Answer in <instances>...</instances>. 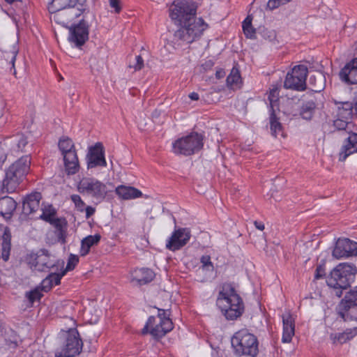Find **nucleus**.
I'll use <instances>...</instances> for the list:
<instances>
[{"label": "nucleus", "instance_id": "1", "mask_svg": "<svg viewBox=\"0 0 357 357\" xmlns=\"http://www.w3.org/2000/svg\"><path fill=\"white\" fill-rule=\"evenodd\" d=\"M197 6L185 0H176L169 8V15L181 27L174 34V40L187 43L199 38L208 25L202 18H196Z\"/></svg>", "mask_w": 357, "mask_h": 357}, {"label": "nucleus", "instance_id": "2", "mask_svg": "<svg viewBox=\"0 0 357 357\" xmlns=\"http://www.w3.org/2000/svg\"><path fill=\"white\" fill-rule=\"evenodd\" d=\"M216 305L227 320H236L245 310L241 297L230 283H224L218 293Z\"/></svg>", "mask_w": 357, "mask_h": 357}, {"label": "nucleus", "instance_id": "3", "mask_svg": "<svg viewBox=\"0 0 357 357\" xmlns=\"http://www.w3.org/2000/svg\"><path fill=\"white\" fill-rule=\"evenodd\" d=\"M30 164L29 156L24 155L10 165L6 172V176L2 183V190L7 192L15 191L20 181L29 172Z\"/></svg>", "mask_w": 357, "mask_h": 357}, {"label": "nucleus", "instance_id": "4", "mask_svg": "<svg viewBox=\"0 0 357 357\" xmlns=\"http://www.w3.org/2000/svg\"><path fill=\"white\" fill-rule=\"evenodd\" d=\"M357 273L356 267L352 264H340L331 272L326 283L332 288L346 289L354 281Z\"/></svg>", "mask_w": 357, "mask_h": 357}, {"label": "nucleus", "instance_id": "5", "mask_svg": "<svg viewBox=\"0 0 357 357\" xmlns=\"http://www.w3.org/2000/svg\"><path fill=\"white\" fill-rule=\"evenodd\" d=\"M231 345L237 356L257 357L259 353L257 338L248 330L236 332L231 338Z\"/></svg>", "mask_w": 357, "mask_h": 357}, {"label": "nucleus", "instance_id": "6", "mask_svg": "<svg viewBox=\"0 0 357 357\" xmlns=\"http://www.w3.org/2000/svg\"><path fill=\"white\" fill-rule=\"evenodd\" d=\"M61 344L55 351V357H75L82 349L83 342L75 328L69 329L61 335Z\"/></svg>", "mask_w": 357, "mask_h": 357}, {"label": "nucleus", "instance_id": "7", "mask_svg": "<svg viewBox=\"0 0 357 357\" xmlns=\"http://www.w3.org/2000/svg\"><path fill=\"white\" fill-rule=\"evenodd\" d=\"M204 137L201 134L192 132L178 138L172 144V151L176 155L189 156L199 151L204 146Z\"/></svg>", "mask_w": 357, "mask_h": 357}, {"label": "nucleus", "instance_id": "8", "mask_svg": "<svg viewBox=\"0 0 357 357\" xmlns=\"http://www.w3.org/2000/svg\"><path fill=\"white\" fill-rule=\"evenodd\" d=\"M78 191L96 200L101 201L107 194V188L105 183L95 178H84L77 185Z\"/></svg>", "mask_w": 357, "mask_h": 357}, {"label": "nucleus", "instance_id": "9", "mask_svg": "<svg viewBox=\"0 0 357 357\" xmlns=\"http://www.w3.org/2000/svg\"><path fill=\"white\" fill-rule=\"evenodd\" d=\"M307 75V68L305 65L294 66L286 76L284 82V88L298 91L305 90Z\"/></svg>", "mask_w": 357, "mask_h": 357}, {"label": "nucleus", "instance_id": "10", "mask_svg": "<svg viewBox=\"0 0 357 357\" xmlns=\"http://www.w3.org/2000/svg\"><path fill=\"white\" fill-rule=\"evenodd\" d=\"M33 257V262L32 264L39 271L46 272L52 269L56 271L59 266L63 265V261L60 262L45 249L38 250Z\"/></svg>", "mask_w": 357, "mask_h": 357}, {"label": "nucleus", "instance_id": "11", "mask_svg": "<svg viewBox=\"0 0 357 357\" xmlns=\"http://www.w3.org/2000/svg\"><path fill=\"white\" fill-rule=\"evenodd\" d=\"M191 233L188 228H179L174 231L166 243V248L175 252L184 247L189 241Z\"/></svg>", "mask_w": 357, "mask_h": 357}, {"label": "nucleus", "instance_id": "12", "mask_svg": "<svg viewBox=\"0 0 357 357\" xmlns=\"http://www.w3.org/2000/svg\"><path fill=\"white\" fill-rule=\"evenodd\" d=\"M88 39L89 25L84 20L70 28L69 40L75 43L76 47H80Z\"/></svg>", "mask_w": 357, "mask_h": 357}, {"label": "nucleus", "instance_id": "13", "mask_svg": "<svg viewBox=\"0 0 357 357\" xmlns=\"http://www.w3.org/2000/svg\"><path fill=\"white\" fill-rule=\"evenodd\" d=\"M357 252V243L349 238H339L333 250V256L336 259L348 257Z\"/></svg>", "mask_w": 357, "mask_h": 357}, {"label": "nucleus", "instance_id": "14", "mask_svg": "<svg viewBox=\"0 0 357 357\" xmlns=\"http://www.w3.org/2000/svg\"><path fill=\"white\" fill-rule=\"evenodd\" d=\"M88 168H94L98 166L106 167L107 162L104 156V147L100 142L89 148L86 155Z\"/></svg>", "mask_w": 357, "mask_h": 357}, {"label": "nucleus", "instance_id": "15", "mask_svg": "<svg viewBox=\"0 0 357 357\" xmlns=\"http://www.w3.org/2000/svg\"><path fill=\"white\" fill-rule=\"evenodd\" d=\"M339 77L347 84H357V57L351 59L340 70Z\"/></svg>", "mask_w": 357, "mask_h": 357}, {"label": "nucleus", "instance_id": "16", "mask_svg": "<svg viewBox=\"0 0 357 357\" xmlns=\"http://www.w3.org/2000/svg\"><path fill=\"white\" fill-rule=\"evenodd\" d=\"M155 273L150 268H136L130 273V282L141 286L151 282L155 278Z\"/></svg>", "mask_w": 357, "mask_h": 357}, {"label": "nucleus", "instance_id": "17", "mask_svg": "<svg viewBox=\"0 0 357 357\" xmlns=\"http://www.w3.org/2000/svg\"><path fill=\"white\" fill-rule=\"evenodd\" d=\"M354 114H357V93L353 102H342L337 105V116L351 119Z\"/></svg>", "mask_w": 357, "mask_h": 357}, {"label": "nucleus", "instance_id": "18", "mask_svg": "<svg viewBox=\"0 0 357 357\" xmlns=\"http://www.w3.org/2000/svg\"><path fill=\"white\" fill-rule=\"evenodd\" d=\"M41 198V194L38 192L28 195L22 202V213L28 215L36 212L39 208Z\"/></svg>", "mask_w": 357, "mask_h": 357}, {"label": "nucleus", "instance_id": "19", "mask_svg": "<svg viewBox=\"0 0 357 357\" xmlns=\"http://www.w3.org/2000/svg\"><path fill=\"white\" fill-rule=\"evenodd\" d=\"M357 152V134L351 133L345 140L339 153V160L344 161L351 154Z\"/></svg>", "mask_w": 357, "mask_h": 357}, {"label": "nucleus", "instance_id": "20", "mask_svg": "<svg viewBox=\"0 0 357 357\" xmlns=\"http://www.w3.org/2000/svg\"><path fill=\"white\" fill-rule=\"evenodd\" d=\"M86 0H52V3L56 8L57 10L66 9V8L77 7L79 13H75V16L78 17L85 10Z\"/></svg>", "mask_w": 357, "mask_h": 357}, {"label": "nucleus", "instance_id": "21", "mask_svg": "<svg viewBox=\"0 0 357 357\" xmlns=\"http://www.w3.org/2000/svg\"><path fill=\"white\" fill-rule=\"evenodd\" d=\"M283 333L282 341L284 343H289L291 341L294 335L295 324L294 319L291 314L287 313L282 315Z\"/></svg>", "mask_w": 357, "mask_h": 357}, {"label": "nucleus", "instance_id": "22", "mask_svg": "<svg viewBox=\"0 0 357 357\" xmlns=\"http://www.w3.org/2000/svg\"><path fill=\"white\" fill-rule=\"evenodd\" d=\"M66 172L68 174H75L79 170L78 158L75 151L63 155Z\"/></svg>", "mask_w": 357, "mask_h": 357}, {"label": "nucleus", "instance_id": "23", "mask_svg": "<svg viewBox=\"0 0 357 357\" xmlns=\"http://www.w3.org/2000/svg\"><path fill=\"white\" fill-rule=\"evenodd\" d=\"M115 192L116 195L123 199H132L142 196V192L132 186L121 185L116 188Z\"/></svg>", "mask_w": 357, "mask_h": 357}, {"label": "nucleus", "instance_id": "24", "mask_svg": "<svg viewBox=\"0 0 357 357\" xmlns=\"http://www.w3.org/2000/svg\"><path fill=\"white\" fill-rule=\"evenodd\" d=\"M309 86L311 91L319 93L326 87V77L321 71H317L314 75L310 77Z\"/></svg>", "mask_w": 357, "mask_h": 357}, {"label": "nucleus", "instance_id": "25", "mask_svg": "<svg viewBox=\"0 0 357 357\" xmlns=\"http://www.w3.org/2000/svg\"><path fill=\"white\" fill-rule=\"evenodd\" d=\"M56 229L55 234L59 241L65 243L68 222L65 218H56L51 223Z\"/></svg>", "mask_w": 357, "mask_h": 357}, {"label": "nucleus", "instance_id": "26", "mask_svg": "<svg viewBox=\"0 0 357 357\" xmlns=\"http://www.w3.org/2000/svg\"><path fill=\"white\" fill-rule=\"evenodd\" d=\"M17 206L16 202L10 197L0 199V214L3 216H10Z\"/></svg>", "mask_w": 357, "mask_h": 357}, {"label": "nucleus", "instance_id": "27", "mask_svg": "<svg viewBox=\"0 0 357 357\" xmlns=\"http://www.w3.org/2000/svg\"><path fill=\"white\" fill-rule=\"evenodd\" d=\"M101 236L100 234L89 235L82 240L80 255L86 256L90 251V248L97 245L100 241Z\"/></svg>", "mask_w": 357, "mask_h": 357}, {"label": "nucleus", "instance_id": "28", "mask_svg": "<svg viewBox=\"0 0 357 357\" xmlns=\"http://www.w3.org/2000/svg\"><path fill=\"white\" fill-rule=\"evenodd\" d=\"M1 246V257L5 261H7L9 259L11 249V234L10 229L8 227L4 229Z\"/></svg>", "mask_w": 357, "mask_h": 357}, {"label": "nucleus", "instance_id": "29", "mask_svg": "<svg viewBox=\"0 0 357 357\" xmlns=\"http://www.w3.org/2000/svg\"><path fill=\"white\" fill-rule=\"evenodd\" d=\"M12 151L15 152L26 151L25 147L28 144L26 137L22 134H17L11 139Z\"/></svg>", "mask_w": 357, "mask_h": 357}, {"label": "nucleus", "instance_id": "30", "mask_svg": "<svg viewBox=\"0 0 357 357\" xmlns=\"http://www.w3.org/2000/svg\"><path fill=\"white\" fill-rule=\"evenodd\" d=\"M18 53V50L16 46L13 45L8 50H5L3 52V59L10 65H11V69H13V74L16 73L15 68V61L16 56Z\"/></svg>", "mask_w": 357, "mask_h": 357}, {"label": "nucleus", "instance_id": "31", "mask_svg": "<svg viewBox=\"0 0 357 357\" xmlns=\"http://www.w3.org/2000/svg\"><path fill=\"white\" fill-rule=\"evenodd\" d=\"M315 107L316 105L314 102L312 100L308 101L302 105L300 111V115L303 119L310 120L314 112Z\"/></svg>", "mask_w": 357, "mask_h": 357}, {"label": "nucleus", "instance_id": "32", "mask_svg": "<svg viewBox=\"0 0 357 357\" xmlns=\"http://www.w3.org/2000/svg\"><path fill=\"white\" fill-rule=\"evenodd\" d=\"M252 18L248 15L243 22V31L246 38L255 39L256 38V29L252 25Z\"/></svg>", "mask_w": 357, "mask_h": 357}, {"label": "nucleus", "instance_id": "33", "mask_svg": "<svg viewBox=\"0 0 357 357\" xmlns=\"http://www.w3.org/2000/svg\"><path fill=\"white\" fill-rule=\"evenodd\" d=\"M354 331H355L354 334L353 331L351 329L347 330L345 332L342 333H331L330 337L333 340V343H335L336 342L344 343L357 333L356 329H354Z\"/></svg>", "mask_w": 357, "mask_h": 357}, {"label": "nucleus", "instance_id": "34", "mask_svg": "<svg viewBox=\"0 0 357 357\" xmlns=\"http://www.w3.org/2000/svg\"><path fill=\"white\" fill-rule=\"evenodd\" d=\"M270 123H271V133L273 136L278 137V135H283V132L282 131V125L278 121L274 110L271 111V116H270Z\"/></svg>", "mask_w": 357, "mask_h": 357}, {"label": "nucleus", "instance_id": "35", "mask_svg": "<svg viewBox=\"0 0 357 357\" xmlns=\"http://www.w3.org/2000/svg\"><path fill=\"white\" fill-rule=\"evenodd\" d=\"M341 307L344 310V312H340V315L344 320L349 317L351 319H357V304L342 305Z\"/></svg>", "mask_w": 357, "mask_h": 357}, {"label": "nucleus", "instance_id": "36", "mask_svg": "<svg viewBox=\"0 0 357 357\" xmlns=\"http://www.w3.org/2000/svg\"><path fill=\"white\" fill-rule=\"evenodd\" d=\"M59 148L62 155L67 152L75 151L74 144L69 138L61 139L59 142Z\"/></svg>", "mask_w": 357, "mask_h": 357}, {"label": "nucleus", "instance_id": "37", "mask_svg": "<svg viewBox=\"0 0 357 357\" xmlns=\"http://www.w3.org/2000/svg\"><path fill=\"white\" fill-rule=\"evenodd\" d=\"M55 215V209L52 206H49L47 208L43 209V213L40 215V218L47 222L51 223L56 219L54 218Z\"/></svg>", "mask_w": 357, "mask_h": 357}, {"label": "nucleus", "instance_id": "38", "mask_svg": "<svg viewBox=\"0 0 357 357\" xmlns=\"http://www.w3.org/2000/svg\"><path fill=\"white\" fill-rule=\"evenodd\" d=\"M200 262L202 263V266L199 267V269H202L203 271H208L212 273L214 270V266L211 260V257L209 255H203L200 259Z\"/></svg>", "mask_w": 357, "mask_h": 357}, {"label": "nucleus", "instance_id": "39", "mask_svg": "<svg viewBox=\"0 0 357 357\" xmlns=\"http://www.w3.org/2000/svg\"><path fill=\"white\" fill-rule=\"evenodd\" d=\"M240 79L241 75L239 71L236 68H233L230 74L227 77V84L228 86H231L234 84H238Z\"/></svg>", "mask_w": 357, "mask_h": 357}, {"label": "nucleus", "instance_id": "40", "mask_svg": "<svg viewBox=\"0 0 357 357\" xmlns=\"http://www.w3.org/2000/svg\"><path fill=\"white\" fill-rule=\"evenodd\" d=\"M43 294L38 289L26 293V298H27L31 304H33L36 301L40 300Z\"/></svg>", "mask_w": 357, "mask_h": 357}, {"label": "nucleus", "instance_id": "41", "mask_svg": "<svg viewBox=\"0 0 357 357\" xmlns=\"http://www.w3.org/2000/svg\"><path fill=\"white\" fill-rule=\"evenodd\" d=\"M278 96H279V90L278 87H273L269 93L268 99L270 102V105L271 107L272 111L273 110V107L275 104L278 100Z\"/></svg>", "mask_w": 357, "mask_h": 357}, {"label": "nucleus", "instance_id": "42", "mask_svg": "<svg viewBox=\"0 0 357 357\" xmlns=\"http://www.w3.org/2000/svg\"><path fill=\"white\" fill-rule=\"evenodd\" d=\"M347 304H357V291L351 292L345 296L344 298L341 302V305Z\"/></svg>", "mask_w": 357, "mask_h": 357}, {"label": "nucleus", "instance_id": "43", "mask_svg": "<svg viewBox=\"0 0 357 357\" xmlns=\"http://www.w3.org/2000/svg\"><path fill=\"white\" fill-rule=\"evenodd\" d=\"M349 123V119H345L344 118H339L337 116V119L333 122V125L337 130H344L347 129Z\"/></svg>", "mask_w": 357, "mask_h": 357}, {"label": "nucleus", "instance_id": "44", "mask_svg": "<svg viewBox=\"0 0 357 357\" xmlns=\"http://www.w3.org/2000/svg\"><path fill=\"white\" fill-rule=\"evenodd\" d=\"M79 262V257L77 255L70 254L69 256L66 267L63 271H72L75 268L77 263Z\"/></svg>", "mask_w": 357, "mask_h": 357}, {"label": "nucleus", "instance_id": "45", "mask_svg": "<svg viewBox=\"0 0 357 357\" xmlns=\"http://www.w3.org/2000/svg\"><path fill=\"white\" fill-rule=\"evenodd\" d=\"M162 328L163 326L161 324V321H159V322L156 324L154 327H152L151 330L150 331V333L154 337H163L165 335V331H163Z\"/></svg>", "mask_w": 357, "mask_h": 357}, {"label": "nucleus", "instance_id": "46", "mask_svg": "<svg viewBox=\"0 0 357 357\" xmlns=\"http://www.w3.org/2000/svg\"><path fill=\"white\" fill-rule=\"evenodd\" d=\"M70 198L77 210L81 212L84 211L85 203L82 201L80 196L78 195H73Z\"/></svg>", "mask_w": 357, "mask_h": 357}, {"label": "nucleus", "instance_id": "47", "mask_svg": "<svg viewBox=\"0 0 357 357\" xmlns=\"http://www.w3.org/2000/svg\"><path fill=\"white\" fill-rule=\"evenodd\" d=\"M292 0H269L267 3V7L270 10H273L282 5H284Z\"/></svg>", "mask_w": 357, "mask_h": 357}, {"label": "nucleus", "instance_id": "48", "mask_svg": "<svg viewBox=\"0 0 357 357\" xmlns=\"http://www.w3.org/2000/svg\"><path fill=\"white\" fill-rule=\"evenodd\" d=\"M66 274V271H62L61 273H51L49 274L50 280L52 282V285H58L61 282V278Z\"/></svg>", "mask_w": 357, "mask_h": 357}, {"label": "nucleus", "instance_id": "49", "mask_svg": "<svg viewBox=\"0 0 357 357\" xmlns=\"http://www.w3.org/2000/svg\"><path fill=\"white\" fill-rule=\"evenodd\" d=\"M161 324L162 325L164 334L165 335L167 333L169 332L173 328V324L171 319L169 317H165L163 319L160 320Z\"/></svg>", "mask_w": 357, "mask_h": 357}, {"label": "nucleus", "instance_id": "50", "mask_svg": "<svg viewBox=\"0 0 357 357\" xmlns=\"http://www.w3.org/2000/svg\"><path fill=\"white\" fill-rule=\"evenodd\" d=\"M144 66V60L141 56H137L135 57V63L133 65H130V68H133L135 70H139Z\"/></svg>", "mask_w": 357, "mask_h": 357}, {"label": "nucleus", "instance_id": "51", "mask_svg": "<svg viewBox=\"0 0 357 357\" xmlns=\"http://www.w3.org/2000/svg\"><path fill=\"white\" fill-rule=\"evenodd\" d=\"M325 267L324 265H319L317 266L314 274V279L319 280L325 275Z\"/></svg>", "mask_w": 357, "mask_h": 357}, {"label": "nucleus", "instance_id": "52", "mask_svg": "<svg viewBox=\"0 0 357 357\" xmlns=\"http://www.w3.org/2000/svg\"><path fill=\"white\" fill-rule=\"evenodd\" d=\"M42 290L47 292L53 287L49 276H47L41 283Z\"/></svg>", "mask_w": 357, "mask_h": 357}, {"label": "nucleus", "instance_id": "53", "mask_svg": "<svg viewBox=\"0 0 357 357\" xmlns=\"http://www.w3.org/2000/svg\"><path fill=\"white\" fill-rule=\"evenodd\" d=\"M109 6L114 8L116 13H119L121 10V6H119V0H109Z\"/></svg>", "mask_w": 357, "mask_h": 357}, {"label": "nucleus", "instance_id": "54", "mask_svg": "<svg viewBox=\"0 0 357 357\" xmlns=\"http://www.w3.org/2000/svg\"><path fill=\"white\" fill-rule=\"evenodd\" d=\"M86 211V218H89L91 215H93L96 211L95 208L92 206H86L85 208Z\"/></svg>", "mask_w": 357, "mask_h": 357}, {"label": "nucleus", "instance_id": "55", "mask_svg": "<svg viewBox=\"0 0 357 357\" xmlns=\"http://www.w3.org/2000/svg\"><path fill=\"white\" fill-rule=\"evenodd\" d=\"M6 159V154L3 149L0 146V167L2 166Z\"/></svg>", "mask_w": 357, "mask_h": 357}, {"label": "nucleus", "instance_id": "56", "mask_svg": "<svg viewBox=\"0 0 357 357\" xmlns=\"http://www.w3.org/2000/svg\"><path fill=\"white\" fill-rule=\"evenodd\" d=\"M156 317H153V316H151L147 322H146V324L147 326H149V328H150V331L151 330L152 327H154V324H155V321H156Z\"/></svg>", "mask_w": 357, "mask_h": 357}, {"label": "nucleus", "instance_id": "57", "mask_svg": "<svg viewBox=\"0 0 357 357\" xmlns=\"http://www.w3.org/2000/svg\"><path fill=\"white\" fill-rule=\"evenodd\" d=\"M163 317H168L167 316L166 311L165 310L158 309V319L160 321L161 319H163Z\"/></svg>", "mask_w": 357, "mask_h": 357}, {"label": "nucleus", "instance_id": "58", "mask_svg": "<svg viewBox=\"0 0 357 357\" xmlns=\"http://www.w3.org/2000/svg\"><path fill=\"white\" fill-rule=\"evenodd\" d=\"M254 225L257 229L259 230L263 231L264 229V225L261 222L255 221Z\"/></svg>", "mask_w": 357, "mask_h": 357}, {"label": "nucleus", "instance_id": "59", "mask_svg": "<svg viewBox=\"0 0 357 357\" xmlns=\"http://www.w3.org/2000/svg\"><path fill=\"white\" fill-rule=\"evenodd\" d=\"M189 98L192 100H199V95L195 92H192L189 95Z\"/></svg>", "mask_w": 357, "mask_h": 357}, {"label": "nucleus", "instance_id": "60", "mask_svg": "<svg viewBox=\"0 0 357 357\" xmlns=\"http://www.w3.org/2000/svg\"><path fill=\"white\" fill-rule=\"evenodd\" d=\"M269 33H270V34L268 35V39H269L270 40H275V37H276V36H275V33L274 31H270V32H269Z\"/></svg>", "mask_w": 357, "mask_h": 357}, {"label": "nucleus", "instance_id": "61", "mask_svg": "<svg viewBox=\"0 0 357 357\" xmlns=\"http://www.w3.org/2000/svg\"><path fill=\"white\" fill-rule=\"evenodd\" d=\"M224 72L223 71H217L216 72V77L221 78L223 77Z\"/></svg>", "mask_w": 357, "mask_h": 357}, {"label": "nucleus", "instance_id": "62", "mask_svg": "<svg viewBox=\"0 0 357 357\" xmlns=\"http://www.w3.org/2000/svg\"><path fill=\"white\" fill-rule=\"evenodd\" d=\"M149 328H150L149 326H147V324H146L145 326L142 329V333H146L148 332Z\"/></svg>", "mask_w": 357, "mask_h": 357}, {"label": "nucleus", "instance_id": "63", "mask_svg": "<svg viewBox=\"0 0 357 357\" xmlns=\"http://www.w3.org/2000/svg\"><path fill=\"white\" fill-rule=\"evenodd\" d=\"M206 66H211L213 65V63L209 61H207L206 63H205Z\"/></svg>", "mask_w": 357, "mask_h": 357}, {"label": "nucleus", "instance_id": "64", "mask_svg": "<svg viewBox=\"0 0 357 357\" xmlns=\"http://www.w3.org/2000/svg\"><path fill=\"white\" fill-rule=\"evenodd\" d=\"M7 3H13L15 0H5Z\"/></svg>", "mask_w": 357, "mask_h": 357}]
</instances>
